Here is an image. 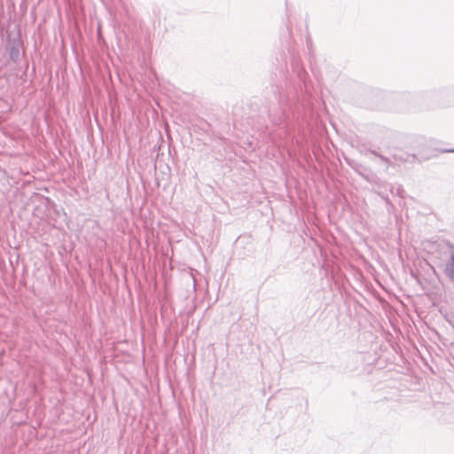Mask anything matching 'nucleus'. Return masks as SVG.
Wrapping results in <instances>:
<instances>
[{"label":"nucleus","instance_id":"f257e3e1","mask_svg":"<svg viewBox=\"0 0 454 454\" xmlns=\"http://www.w3.org/2000/svg\"><path fill=\"white\" fill-rule=\"evenodd\" d=\"M371 153H372L373 155H375V156L379 157V158H380L383 162H385V163H388V159H387V158H386V157H384V156H382V155H380L379 153H376V152H374V151H371Z\"/></svg>","mask_w":454,"mask_h":454},{"label":"nucleus","instance_id":"f03ea898","mask_svg":"<svg viewBox=\"0 0 454 454\" xmlns=\"http://www.w3.org/2000/svg\"><path fill=\"white\" fill-rule=\"evenodd\" d=\"M447 152L454 153V149L448 150Z\"/></svg>","mask_w":454,"mask_h":454},{"label":"nucleus","instance_id":"7ed1b4c3","mask_svg":"<svg viewBox=\"0 0 454 454\" xmlns=\"http://www.w3.org/2000/svg\"><path fill=\"white\" fill-rule=\"evenodd\" d=\"M452 261H453V263H454V254H453V256H452Z\"/></svg>","mask_w":454,"mask_h":454}]
</instances>
